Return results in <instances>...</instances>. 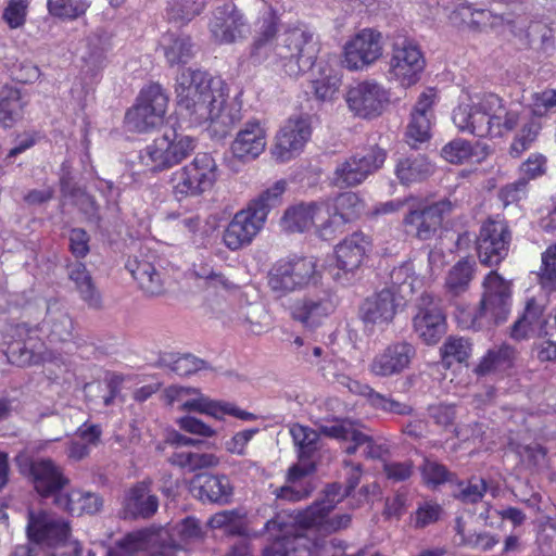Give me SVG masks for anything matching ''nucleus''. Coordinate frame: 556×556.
I'll list each match as a JSON object with an SVG mask.
<instances>
[{
    "mask_svg": "<svg viewBox=\"0 0 556 556\" xmlns=\"http://www.w3.org/2000/svg\"><path fill=\"white\" fill-rule=\"evenodd\" d=\"M40 330L52 343L67 342L73 338L74 324L66 309L58 301H50Z\"/></svg>",
    "mask_w": 556,
    "mask_h": 556,
    "instance_id": "obj_27",
    "label": "nucleus"
},
{
    "mask_svg": "<svg viewBox=\"0 0 556 556\" xmlns=\"http://www.w3.org/2000/svg\"><path fill=\"white\" fill-rule=\"evenodd\" d=\"M193 271L195 277L204 279L211 287H223L226 290L232 288V283L227 278L214 270L210 261L202 260L200 263H194Z\"/></svg>",
    "mask_w": 556,
    "mask_h": 556,
    "instance_id": "obj_62",
    "label": "nucleus"
},
{
    "mask_svg": "<svg viewBox=\"0 0 556 556\" xmlns=\"http://www.w3.org/2000/svg\"><path fill=\"white\" fill-rule=\"evenodd\" d=\"M314 470V466L294 465L289 469L287 485L275 491L278 498L298 502L306 498L314 490V484L308 475Z\"/></svg>",
    "mask_w": 556,
    "mask_h": 556,
    "instance_id": "obj_34",
    "label": "nucleus"
},
{
    "mask_svg": "<svg viewBox=\"0 0 556 556\" xmlns=\"http://www.w3.org/2000/svg\"><path fill=\"white\" fill-rule=\"evenodd\" d=\"M29 475L37 493L42 497L62 494L70 480L63 470L50 458L34 459L29 464Z\"/></svg>",
    "mask_w": 556,
    "mask_h": 556,
    "instance_id": "obj_25",
    "label": "nucleus"
},
{
    "mask_svg": "<svg viewBox=\"0 0 556 556\" xmlns=\"http://www.w3.org/2000/svg\"><path fill=\"white\" fill-rule=\"evenodd\" d=\"M319 277L313 256L290 255L278 260L268 273V287L279 296L301 290Z\"/></svg>",
    "mask_w": 556,
    "mask_h": 556,
    "instance_id": "obj_4",
    "label": "nucleus"
},
{
    "mask_svg": "<svg viewBox=\"0 0 556 556\" xmlns=\"http://www.w3.org/2000/svg\"><path fill=\"white\" fill-rule=\"evenodd\" d=\"M177 105L193 123L214 121L226 102V84L206 72L185 68L176 79Z\"/></svg>",
    "mask_w": 556,
    "mask_h": 556,
    "instance_id": "obj_1",
    "label": "nucleus"
},
{
    "mask_svg": "<svg viewBox=\"0 0 556 556\" xmlns=\"http://www.w3.org/2000/svg\"><path fill=\"white\" fill-rule=\"evenodd\" d=\"M48 11L51 15L63 20H76L84 15L89 8L87 0H48Z\"/></svg>",
    "mask_w": 556,
    "mask_h": 556,
    "instance_id": "obj_56",
    "label": "nucleus"
},
{
    "mask_svg": "<svg viewBox=\"0 0 556 556\" xmlns=\"http://www.w3.org/2000/svg\"><path fill=\"white\" fill-rule=\"evenodd\" d=\"M197 144L194 137L167 129L146 147L142 157L153 172H163L188 159Z\"/></svg>",
    "mask_w": 556,
    "mask_h": 556,
    "instance_id": "obj_6",
    "label": "nucleus"
},
{
    "mask_svg": "<svg viewBox=\"0 0 556 556\" xmlns=\"http://www.w3.org/2000/svg\"><path fill=\"white\" fill-rule=\"evenodd\" d=\"M415 354V348L408 342L392 343L372 358L369 370L377 377L399 375L408 367Z\"/></svg>",
    "mask_w": 556,
    "mask_h": 556,
    "instance_id": "obj_24",
    "label": "nucleus"
},
{
    "mask_svg": "<svg viewBox=\"0 0 556 556\" xmlns=\"http://www.w3.org/2000/svg\"><path fill=\"white\" fill-rule=\"evenodd\" d=\"M26 531L35 543L55 545L68 538L71 529L66 520L52 513L29 509Z\"/></svg>",
    "mask_w": 556,
    "mask_h": 556,
    "instance_id": "obj_19",
    "label": "nucleus"
},
{
    "mask_svg": "<svg viewBox=\"0 0 556 556\" xmlns=\"http://www.w3.org/2000/svg\"><path fill=\"white\" fill-rule=\"evenodd\" d=\"M472 350V344L469 339L459 336H450L440 348V353L443 363L451 366L454 362H466Z\"/></svg>",
    "mask_w": 556,
    "mask_h": 556,
    "instance_id": "obj_49",
    "label": "nucleus"
},
{
    "mask_svg": "<svg viewBox=\"0 0 556 556\" xmlns=\"http://www.w3.org/2000/svg\"><path fill=\"white\" fill-rule=\"evenodd\" d=\"M242 25L240 5L235 0H224L215 8L208 26L217 42L231 43L241 36Z\"/></svg>",
    "mask_w": 556,
    "mask_h": 556,
    "instance_id": "obj_23",
    "label": "nucleus"
},
{
    "mask_svg": "<svg viewBox=\"0 0 556 556\" xmlns=\"http://www.w3.org/2000/svg\"><path fill=\"white\" fill-rule=\"evenodd\" d=\"M87 51L83 59L92 67H98L104 60L105 52L109 49V36L102 29L91 33L86 39Z\"/></svg>",
    "mask_w": 556,
    "mask_h": 556,
    "instance_id": "obj_54",
    "label": "nucleus"
},
{
    "mask_svg": "<svg viewBox=\"0 0 556 556\" xmlns=\"http://www.w3.org/2000/svg\"><path fill=\"white\" fill-rule=\"evenodd\" d=\"M203 3L197 0H173L168 8L170 21L185 24L203 11Z\"/></svg>",
    "mask_w": 556,
    "mask_h": 556,
    "instance_id": "obj_58",
    "label": "nucleus"
},
{
    "mask_svg": "<svg viewBox=\"0 0 556 556\" xmlns=\"http://www.w3.org/2000/svg\"><path fill=\"white\" fill-rule=\"evenodd\" d=\"M386 157V150L376 144L356 152L338 164L333 184L340 188L358 186L384 164Z\"/></svg>",
    "mask_w": 556,
    "mask_h": 556,
    "instance_id": "obj_8",
    "label": "nucleus"
},
{
    "mask_svg": "<svg viewBox=\"0 0 556 556\" xmlns=\"http://www.w3.org/2000/svg\"><path fill=\"white\" fill-rule=\"evenodd\" d=\"M417 336L428 345L435 344L446 332V319L439 305V299L424 292L418 300V313L414 317Z\"/></svg>",
    "mask_w": 556,
    "mask_h": 556,
    "instance_id": "obj_15",
    "label": "nucleus"
},
{
    "mask_svg": "<svg viewBox=\"0 0 556 556\" xmlns=\"http://www.w3.org/2000/svg\"><path fill=\"white\" fill-rule=\"evenodd\" d=\"M28 99L14 86L3 85L0 87V124L11 128L24 116Z\"/></svg>",
    "mask_w": 556,
    "mask_h": 556,
    "instance_id": "obj_36",
    "label": "nucleus"
},
{
    "mask_svg": "<svg viewBox=\"0 0 556 556\" xmlns=\"http://www.w3.org/2000/svg\"><path fill=\"white\" fill-rule=\"evenodd\" d=\"M425 68V59L419 48L406 39L393 45L389 74L402 86L416 84Z\"/></svg>",
    "mask_w": 556,
    "mask_h": 556,
    "instance_id": "obj_16",
    "label": "nucleus"
},
{
    "mask_svg": "<svg viewBox=\"0 0 556 556\" xmlns=\"http://www.w3.org/2000/svg\"><path fill=\"white\" fill-rule=\"evenodd\" d=\"M327 213H333V222L349 223L357 218L364 211V201L358 194L348 191L336 197L331 202H324Z\"/></svg>",
    "mask_w": 556,
    "mask_h": 556,
    "instance_id": "obj_43",
    "label": "nucleus"
},
{
    "mask_svg": "<svg viewBox=\"0 0 556 556\" xmlns=\"http://www.w3.org/2000/svg\"><path fill=\"white\" fill-rule=\"evenodd\" d=\"M323 207L324 202L301 203L289 207L281 218L282 228L288 232L307 230Z\"/></svg>",
    "mask_w": 556,
    "mask_h": 556,
    "instance_id": "obj_41",
    "label": "nucleus"
},
{
    "mask_svg": "<svg viewBox=\"0 0 556 556\" xmlns=\"http://www.w3.org/2000/svg\"><path fill=\"white\" fill-rule=\"evenodd\" d=\"M319 53V41L307 28L293 27L278 36L274 56L281 63L285 73L291 77L309 71Z\"/></svg>",
    "mask_w": 556,
    "mask_h": 556,
    "instance_id": "obj_2",
    "label": "nucleus"
},
{
    "mask_svg": "<svg viewBox=\"0 0 556 556\" xmlns=\"http://www.w3.org/2000/svg\"><path fill=\"white\" fill-rule=\"evenodd\" d=\"M489 93L483 94L477 102L462 103L453 111V123L459 131L477 137H488L489 126Z\"/></svg>",
    "mask_w": 556,
    "mask_h": 556,
    "instance_id": "obj_22",
    "label": "nucleus"
},
{
    "mask_svg": "<svg viewBox=\"0 0 556 556\" xmlns=\"http://www.w3.org/2000/svg\"><path fill=\"white\" fill-rule=\"evenodd\" d=\"M264 530L273 540L271 551L276 556H311L312 542L303 535L294 533L292 521H286V516L277 514L264 522Z\"/></svg>",
    "mask_w": 556,
    "mask_h": 556,
    "instance_id": "obj_10",
    "label": "nucleus"
},
{
    "mask_svg": "<svg viewBox=\"0 0 556 556\" xmlns=\"http://www.w3.org/2000/svg\"><path fill=\"white\" fill-rule=\"evenodd\" d=\"M338 305L337 296L330 291L305 295L290 307L291 317L307 329L320 326L324 318L332 314Z\"/></svg>",
    "mask_w": 556,
    "mask_h": 556,
    "instance_id": "obj_17",
    "label": "nucleus"
},
{
    "mask_svg": "<svg viewBox=\"0 0 556 556\" xmlns=\"http://www.w3.org/2000/svg\"><path fill=\"white\" fill-rule=\"evenodd\" d=\"M159 541V533L152 529L131 531L117 540L106 556H137L154 548Z\"/></svg>",
    "mask_w": 556,
    "mask_h": 556,
    "instance_id": "obj_33",
    "label": "nucleus"
},
{
    "mask_svg": "<svg viewBox=\"0 0 556 556\" xmlns=\"http://www.w3.org/2000/svg\"><path fill=\"white\" fill-rule=\"evenodd\" d=\"M441 154L452 164H463L472 157L473 148L465 139H454L443 147Z\"/></svg>",
    "mask_w": 556,
    "mask_h": 556,
    "instance_id": "obj_60",
    "label": "nucleus"
},
{
    "mask_svg": "<svg viewBox=\"0 0 556 556\" xmlns=\"http://www.w3.org/2000/svg\"><path fill=\"white\" fill-rule=\"evenodd\" d=\"M541 128L542 125L536 118H530L527 123H525L510 144L509 154L513 157H518L521 155V153L530 149L532 143L536 140Z\"/></svg>",
    "mask_w": 556,
    "mask_h": 556,
    "instance_id": "obj_55",
    "label": "nucleus"
},
{
    "mask_svg": "<svg viewBox=\"0 0 556 556\" xmlns=\"http://www.w3.org/2000/svg\"><path fill=\"white\" fill-rule=\"evenodd\" d=\"M346 379L349 380L346 384L348 388L352 392L365 396L375 408L401 416H410L414 413V408L409 404L387 397L383 394L376 392L368 384H361L358 381L351 380L349 378Z\"/></svg>",
    "mask_w": 556,
    "mask_h": 556,
    "instance_id": "obj_38",
    "label": "nucleus"
},
{
    "mask_svg": "<svg viewBox=\"0 0 556 556\" xmlns=\"http://www.w3.org/2000/svg\"><path fill=\"white\" fill-rule=\"evenodd\" d=\"M217 180V165L208 153H198L194 159L170 175L174 197L181 201L200 197L210 191Z\"/></svg>",
    "mask_w": 556,
    "mask_h": 556,
    "instance_id": "obj_3",
    "label": "nucleus"
},
{
    "mask_svg": "<svg viewBox=\"0 0 556 556\" xmlns=\"http://www.w3.org/2000/svg\"><path fill=\"white\" fill-rule=\"evenodd\" d=\"M401 305L393 288H384L367 298L359 307V316L367 331H372L376 325H389Z\"/></svg>",
    "mask_w": 556,
    "mask_h": 556,
    "instance_id": "obj_20",
    "label": "nucleus"
},
{
    "mask_svg": "<svg viewBox=\"0 0 556 556\" xmlns=\"http://www.w3.org/2000/svg\"><path fill=\"white\" fill-rule=\"evenodd\" d=\"M287 187V180H277L249 202L245 207V244L263 229L269 211L282 203Z\"/></svg>",
    "mask_w": 556,
    "mask_h": 556,
    "instance_id": "obj_14",
    "label": "nucleus"
},
{
    "mask_svg": "<svg viewBox=\"0 0 556 556\" xmlns=\"http://www.w3.org/2000/svg\"><path fill=\"white\" fill-rule=\"evenodd\" d=\"M421 476L426 484L433 488L443 484H453L456 481V475L450 471L443 464L432 459H425L421 466Z\"/></svg>",
    "mask_w": 556,
    "mask_h": 556,
    "instance_id": "obj_57",
    "label": "nucleus"
},
{
    "mask_svg": "<svg viewBox=\"0 0 556 556\" xmlns=\"http://www.w3.org/2000/svg\"><path fill=\"white\" fill-rule=\"evenodd\" d=\"M545 170L546 157L538 153L531 154L519 167L520 177L518 178V185L527 187L530 180L542 176Z\"/></svg>",
    "mask_w": 556,
    "mask_h": 556,
    "instance_id": "obj_61",
    "label": "nucleus"
},
{
    "mask_svg": "<svg viewBox=\"0 0 556 556\" xmlns=\"http://www.w3.org/2000/svg\"><path fill=\"white\" fill-rule=\"evenodd\" d=\"M168 97L159 84L143 88L136 103L126 112L125 124L135 132H148L163 125Z\"/></svg>",
    "mask_w": 556,
    "mask_h": 556,
    "instance_id": "obj_7",
    "label": "nucleus"
},
{
    "mask_svg": "<svg viewBox=\"0 0 556 556\" xmlns=\"http://www.w3.org/2000/svg\"><path fill=\"white\" fill-rule=\"evenodd\" d=\"M290 433L294 444L299 447L300 459H311L318 450L319 432L295 424L291 427Z\"/></svg>",
    "mask_w": 556,
    "mask_h": 556,
    "instance_id": "obj_50",
    "label": "nucleus"
},
{
    "mask_svg": "<svg viewBox=\"0 0 556 556\" xmlns=\"http://www.w3.org/2000/svg\"><path fill=\"white\" fill-rule=\"evenodd\" d=\"M475 262L467 258L458 261L448 271L445 279V290L451 296H458L466 292L472 280Z\"/></svg>",
    "mask_w": 556,
    "mask_h": 556,
    "instance_id": "obj_44",
    "label": "nucleus"
},
{
    "mask_svg": "<svg viewBox=\"0 0 556 556\" xmlns=\"http://www.w3.org/2000/svg\"><path fill=\"white\" fill-rule=\"evenodd\" d=\"M358 450H362V455L367 459H383L390 454L389 446L372 437L356 430L352 442L346 445L345 453L354 455Z\"/></svg>",
    "mask_w": 556,
    "mask_h": 556,
    "instance_id": "obj_45",
    "label": "nucleus"
},
{
    "mask_svg": "<svg viewBox=\"0 0 556 556\" xmlns=\"http://www.w3.org/2000/svg\"><path fill=\"white\" fill-rule=\"evenodd\" d=\"M381 36L370 29L357 34L344 47L343 64L349 70H362L382 54Z\"/></svg>",
    "mask_w": 556,
    "mask_h": 556,
    "instance_id": "obj_21",
    "label": "nucleus"
},
{
    "mask_svg": "<svg viewBox=\"0 0 556 556\" xmlns=\"http://www.w3.org/2000/svg\"><path fill=\"white\" fill-rule=\"evenodd\" d=\"M514 356L515 350L506 344L489 350L477 366L476 372L484 376L493 371L504 370L510 367Z\"/></svg>",
    "mask_w": 556,
    "mask_h": 556,
    "instance_id": "obj_47",
    "label": "nucleus"
},
{
    "mask_svg": "<svg viewBox=\"0 0 556 556\" xmlns=\"http://www.w3.org/2000/svg\"><path fill=\"white\" fill-rule=\"evenodd\" d=\"M126 268L146 294L156 296L164 293L163 276L150 260L130 257L126 263Z\"/></svg>",
    "mask_w": 556,
    "mask_h": 556,
    "instance_id": "obj_31",
    "label": "nucleus"
},
{
    "mask_svg": "<svg viewBox=\"0 0 556 556\" xmlns=\"http://www.w3.org/2000/svg\"><path fill=\"white\" fill-rule=\"evenodd\" d=\"M68 278L75 283L81 300L89 307L99 308L101 306V295L96 288L92 277L86 265L75 262L68 265Z\"/></svg>",
    "mask_w": 556,
    "mask_h": 556,
    "instance_id": "obj_42",
    "label": "nucleus"
},
{
    "mask_svg": "<svg viewBox=\"0 0 556 556\" xmlns=\"http://www.w3.org/2000/svg\"><path fill=\"white\" fill-rule=\"evenodd\" d=\"M312 134L308 117L292 116L276 136L271 149L273 156L278 162H287L298 155Z\"/></svg>",
    "mask_w": 556,
    "mask_h": 556,
    "instance_id": "obj_18",
    "label": "nucleus"
},
{
    "mask_svg": "<svg viewBox=\"0 0 556 556\" xmlns=\"http://www.w3.org/2000/svg\"><path fill=\"white\" fill-rule=\"evenodd\" d=\"M192 493L202 502L227 504L232 486L226 476L199 475L192 480Z\"/></svg>",
    "mask_w": 556,
    "mask_h": 556,
    "instance_id": "obj_29",
    "label": "nucleus"
},
{
    "mask_svg": "<svg viewBox=\"0 0 556 556\" xmlns=\"http://www.w3.org/2000/svg\"><path fill=\"white\" fill-rule=\"evenodd\" d=\"M511 231L503 219L485 220L476 239V250L480 263L488 267L498 266L508 255Z\"/></svg>",
    "mask_w": 556,
    "mask_h": 556,
    "instance_id": "obj_9",
    "label": "nucleus"
},
{
    "mask_svg": "<svg viewBox=\"0 0 556 556\" xmlns=\"http://www.w3.org/2000/svg\"><path fill=\"white\" fill-rule=\"evenodd\" d=\"M193 55V46L187 36L170 37L165 47V56L170 65L187 63Z\"/></svg>",
    "mask_w": 556,
    "mask_h": 556,
    "instance_id": "obj_59",
    "label": "nucleus"
},
{
    "mask_svg": "<svg viewBox=\"0 0 556 556\" xmlns=\"http://www.w3.org/2000/svg\"><path fill=\"white\" fill-rule=\"evenodd\" d=\"M207 526L212 529H223L227 535L235 536L243 533V515L239 509L223 510L214 514Z\"/></svg>",
    "mask_w": 556,
    "mask_h": 556,
    "instance_id": "obj_53",
    "label": "nucleus"
},
{
    "mask_svg": "<svg viewBox=\"0 0 556 556\" xmlns=\"http://www.w3.org/2000/svg\"><path fill=\"white\" fill-rule=\"evenodd\" d=\"M170 401L180 403L179 409L185 412H197L222 419L226 415L243 419V410L232 403L215 401L202 394L198 389L173 387L167 391Z\"/></svg>",
    "mask_w": 556,
    "mask_h": 556,
    "instance_id": "obj_11",
    "label": "nucleus"
},
{
    "mask_svg": "<svg viewBox=\"0 0 556 556\" xmlns=\"http://www.w3.org/2000/svg\"><path fill=\"white\" fill-rule=\"evenodd\" d=\"M432 104V96L422 93L412 111V118L406 129V138L407 143L413 148L416 147V143L425 142L430 137Z\"/></svg>",
    "mask_w": 556,
    "mask_h": 556,
    "instance_id": "obj_32",
    "label": "nucleus"
},
{
    "mask_svg": "<svg viewBox=\"0 0 556 556\" xmlns=\"http://www.w3.org/2000/svg\"><path fill=\"white\" fill-rule=\"evenodd\" d=\"M369 245L370 242L367 236L362 232L352 233L336 249L339 264L355 271L359 268Z\"/></svg>",
    "mask_w": 556,
    "mask_h": 556,
    "instance_id": "obj_39",
    "label": "nucleus"
},
{
    "mask_svg": "<svg viewBox=\"0 0 556 556\" xmlns=\"http://www.w3.org/2000/svg\"><path fill=\"white\" fill-rule=\"evenodd\" d=\"M442 513L439 504L433 502H425L418 506L415 514L412 516L414 528L424 529L429 525L437 522Z\"/></svg>",
    "mask_w": 556,
    "mask_h": 556,
    "instance_id": "obj_63",
    "label": "nucleus"
},
{
    "mask_svg": "<svg viewBox=\"0 0 556 556\" xmlns=\"http://www.w3.org/2000/svg\"><path fill=\"white\" fill-rule=\"evenodd\" d=\"M159 508V498L151 493L150 483L142 481L130 488L124 500L126 518H150Z\"/></svg>",
    "mask_w": 556,
    "mask_h": 556,
    "instance_id": "obj_28",
    "label": "nucleus"
},
{
    "mask_svg": "<svg viewBox=\"0 0 556 556\" xmlns=\"http://www.w3.org/2000/svg\"><path fill=\"white\" fill-rule=\"evenodd\" d=\"M543 306L540 305L534 299L527 301L523 314L514 323L510 336L515 340H522L536 331H544L547 324L543 319Z\"/></svg>",
    "mask_w": 556,
    "mask_h": 556,
    "instance_id": "obj_40",
    "label": "nucleus"
},
{
    "mask_svg": "<svg viewBox=\"0 0 556 556\" xmlns=\"http://www.w3.org/2000/svg\"><path fill=\"white\" fill-rule=\"evenodd\" d=\"M345 101L355 115L371 118L382 113L389 102V94L377 81L364 80L349 87Z\"/></svg>",
    "mask_w": 556,
    "mask_h": 556,
    "instance_id": "obj_13",
    "label": "nucleus"
},
{
    "mask_svg": "<svg viewBox=\"0 0 556 556\" xmlns=\"http://www.w3.org/2000/svg\"><path fill=\"white\" fill-rule=\"evenodd\" d=\"M331 510L332 509L327 507V504L320 500L313 503L306 509L298 511L294 517L286 516V521H292L294 528L295 523H300L304 528L316 527L325 530Z\"/></svg>",
    "mask_w": 556,
    "mask_h": 556,
    "instance_id": "obj_48",
    "label": "nucleus"
},
{
    "mask_svg": "<svg viewBox=\"0 0 556 556\" xmlns=\"http://www.w3.org/2000/svg\"><path fill=\"white\" fill-rule=\"evenodd\" d=\"M277 30V17L267 11L251 46L250 60L252 62L260 63L274 54L278 38Z\"/></svg>",
    "mask_w": 556,
    "mask_h": 556,
    "instance_id": "obj_35",
    "label": "nucleus"
},
{
    "mask_svg": "<svg viewBox=\"0 0 556 556\" xmlns=\"http://www.w3.org/2000/svg\"><path fill=\"white\" fill-rule=\"evenodd\" d=\"M267 146L266 128L257 119L245 123V159H256Z\"/></svg>",
    "mask_w": 556,
    "mask_h": 556,
    "instance_id": "obj_51",
    "label": "nucleus"
},
{
    "mask_svg": "<svg viewBox=\"0 0 556 556\" xmlns=\"http://www.w3.org/2000/svg\"><path fill=\"white\" fill-rule=\"evenodd\" d=\"M453 484L456 485L455 491H453V496L464 504H476L480 502L488 490L485 480L477 477H472L467 482L458 480L456 477V481H454Z\"/></svg>",
    "mask_w": 556,
    "mask_h": 556,
    "instance_id": "obj_52",
    "label": "nucleus"
},
{
    "mask_svg": "<svg viewBox=\"0 0 556 556\" xmlns=\"http://www.w3.org/2000/svg\"><path fill=\"white\" fill-rule=\"evenodd\" d=\"M168 463L173 466L194 472L202 469L216 467L219 463L218 457L212 453L198 452H175L168 457Z\"/></svg>",
    "mask_w": 556,
    "mask_h": 556,
    "instance_id": "obj_46",
    "label": "nucleus"
},
{
    "mask_svg": "<svg viewBox=\"0 0 556 556\" xmlns=\"http://www.w3.org/2000/svg\"><path fill=\"white\" fill-rule=\"evenodd\" d=\"M54 503L61 509L76 515H92L100 511L103 506V500L99 494L81 490L59 494Z\"/></svg>",
    "mask_w": 556,
    "mask_h": 556,
    "instance_id": "obj_37",
    "label": "nucleus"
},
{
    "mask_svg": "<svg viewBox=\"0 0 556 556\" xmlns=\"http://www.w3.org/2000/svg\"><path fill=\"white\" fill-rule=\"evenodd\" d=\"M489 126L491 137L513 131L523 121L525 109L520 103H506L495 93H489Z\"/></svg>",
    "mask_w": 556,
    "mask_h": 556,
    "instance_id": "obj_26",
    "label": "nucleus"
},
{
    "mask_svg": "<svg viewBox=\"0 0 556 556\" xmlns=\"http://www.w3.org/2000/svg\"><path fill=\"white\" fill-rule=\"evenodd\" d=\"M452 210L453 204L447 199L410 210L403 220L405 231L419 240H430L437 235L444 217L450 215Z\"/></svg>",
    "mask_w": 556,
    "mask_h": 556,
    "instance_id": "obj_12",
    "label": "nucleus"
},
{
    "mask_svg": "<svg viewBox=\"0 0 556 556\" xmlns=\"http://www.w3.org/2000/svg\"><path fill=\"white\" fill-rule=\"evenodd\" d=\"M531 112L533 117L539 119L547 114V112L556 106V90L544 89L540 92H534L531 97Z\"/></svg>",
    "mask_w": 556,
    "mask_h": 556,
    "instance_id": "obj_64",
    "label": "nucleus"
},
{
    "mask_svg": "<svg viewBox=\"0 0 556 556\" xmlns=\"http://www.w3.org/2000/svg\"><path fill=\"white\" fill-rule=\"evenodd\" d=\"M434 172L433 164L425 154L409 153L400 155L394 165V174L402 185L420 182Z\"/></svg>",
    "mask_w": 556,
    "mask_h": 556,
    "instance_id": "obj_30",
    "label": "nucleus"
},
{
    "mask_svg": "<svg viewBox=\"0 0 556 556\" xmlns=\"http://www.w3.org/2000/svg\"><path fill=\"white\" fill-rule=\"evenodd\" d=\"M482 286L483 293L473 324L479 328H490L505 323L511 306V282L496 270H491Z\"/></svg>",
    "mask_w": 556,
    "mask_h": 556,
    "instance_id": "obj_5",
    "label": "nucleus"
}]
</instances>
